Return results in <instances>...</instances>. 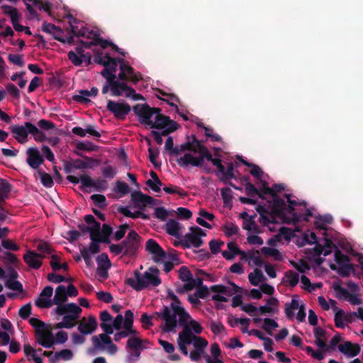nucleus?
<instances>
[{"instance_id":"obj_46","label":"nucleus","mask_w":363,"mask_h":363,"mask_svg":"<svg viewBox=\"0 0 363 363\" xmlns=\"http://www.w3.org/2000/svg\"><path fill=\"white\" fill-rule=\"evenodd\" d=\"M260 182L262 184V187L258 189L259 191V197L262 199H264V195H271L273 194V189L272 187L268 186V184L267 182L260 179Z\"/></svg>"},{"instance_id":"obj_52","label":"nucleus","mask_w":363,"mask_h":363,"mask_svg":"<svg viewBox=\"0 0 363 363\" xmlns=\"http://www.w3.org/2000/svg\"><path fill=\"white\" fill-rule=\"evenodd\" d=\"M179 277L183 281H189L193 277V275L189 268L186 266H182L179 270Z\"/></svg>"},{"instance_id":"obj_63","label":"nucleus","mask_w":363,"mask_h":363,"mask_svg":"<svg viewBox=\"0 0 363 363\" xmlns=\"http://www.w3.org/2000/svg\"><path fill=\"white\" fill-rule=\"evenodd\" d=\"M101 76L106 79V82H110L111 84L113 82H115L118 78L116 77V74L112 73L109 69L104 67V69L101 72Z\"/></svg>"},{"instance_id":"obj_35","label":"nucleus","mask_w":363,"mask_h":363,"mask_svg":"<svg viewBox=\"0 0 363 363\" xmlns=\"http://www.w3.org/2000/svg\"><path fill=\"white\" fill-rule=\"evenodd\" d=\"M106 63L104 67L109 69L112 73H116L118 65H120V60L121 58H114L110 57L108 54L105 55Z\"/></svg>"},{"instance_id":"obj_30","label":"nucleus","mask_w":363,"mask_h":363,"mask_svg":"<svg viewBox=\"0 0 363 363\" xmlns=\"http://www.w3.org/2000/svg\"><path fill=\"white\" fill-rule=\"evenodd\" d=\"M195 335L192 333L191 329L188 326H185L183 331L180 332L178 337V342L190 345L192 343Z\"/></svg>"},{"instance_id":"obj_33","label":"nucleus","mask_w":363,"mask_h":363,"mask_svg":"<svg viewBox=\"0 0 363 363\" xmlns=\"http://www.w3.org/2000/svg\"><path fill=\"white\" fill-rule=\"evenodd\" d=\"M248 279L250 284L253 286H258V284L265 280L262 272L259 269H255L254 272H251L248 275Z\"/></svg>"},{"instance_id":"obj_56","label":"nucleus","mask_w":363,"mask_h":363,"mask_svg":"<svg viewBox=\"0 0 363 363\" xmlns=\"http://www.w3.org/2000/svg\"><path fill=\"white\" fill-rule=\"evenodd\" d=\"M1 246L6 250L11 251H18L20 249V247L10 239L2 240Z\"/></svg>"},{"instance_id":"obj_14","label":"nucleus","mask_w":363,"mask_h":363,"mask_svg":"<svg viewBox=\"0 0 363 363\" xmlns=\"http://www.w3.org/2000/svg\"><path fill=\"white\" fill-rule=\"evenodd\" d=\"M186 138V142L180 145L179 147L177 146L178 155L181 152H184L186 151H189L194 153H198L200 155L201 150H199V147L205 146L203 145V142L201 140H198L195 135H191V139L190 138L189 136H187Z\"/></svg>"},{"instance_id":"obj_27","label":"nucleus","mask_w":363,"mask_h":363,"mask_svg":"<svg viewBox=\"0 0 363 363\" xmlns=\"http://www.w3.org/2000/svg\"><path fill=\"white\" fill-rule=\"evenodd\" d=\"M26 127L29 128L28 132H30V134L33 136V138L36 142L41 143L47 140V137L45 133L32 123L27 122Z\"/></svg>"},{"instance_id":"obj_58","label":"nucleus","mask_w":363,"mask_h":363,"mask_svg":"<svg viewBox=\"0 0 363 363\" xmlns=\"http://www.w3.org/2000/svg\"><path fill=\"white\" fill-rule=\"evenodd\" d=\"M32 306L30 303H26L18 311V315L22 319H27L31 314Z\"/></svg>"},{"instance_id":"obj_4","label":"nucleus","mask_w":363,"mask_h":363,"mask_svg":"<svg viewBox=\"0 0 363 363\" xmlns=\"http://www.w3.org/2000/svg\"><path fill=\"white\" fill-rule=\"evenodd\" d=\"M153 318L156 320H162L164 321L161 328L165 333L174 331L177 327L175 312L172 311L171 307L164 306L160 311H156L153 313Z\"/></svg>"},{"instance_id":"obj_39","label":"nucleus","mask_w":363,"mask_h":363,"mask_svg":"<svg viewBox=\"0 0 363 363\" xmlns=\"http://www.w3.org/2000/svg\"><path fill=\"white\" fill-rule=\"evenodd\" d=\"M261 252L264 255L272 256L275 260L281 261L282 259V255L277 249L263 247L261 249Z\"/></svg>"},{"instance_id":"obj_50","label":"nucleus","mask_w":363,"mask_h":363,"mask_svg":"<svg viewBox=\"0 0 363 363\" xmlns=\"http://www.w3.org/2000/svg\"><path fill=\"white\" fill-rule=\"evenodd\" d=\"M193 345L196 350L203 352V349L207 346L208 342L204 338L199 336H195L193 340Z\"/></svg>"},{"instance_id":"obj_3","label":"nucleus","mask_w":363,"mask_h":363,"mask_svg":"<svg viewBox=\"0 0 363 363\" xmlns=\"http://www.w3.org/2000/svg\"><path fill=\"white\" fill-rule=\"evenodd\" d=\"M82 308L75 303H69L61 307H56L55 312L59 315H64L62 318L63 323H65L67 329L72 328L75 326L76 320L79 318L82 313Z\"/></svg>"},{"instance_id":"obj_1","label":"nucleus","mask_w":363,"mask_h":363,"mask_svg":"<svg viewBox=\"0 0 363 363\" xmlns=\"http://www.w3.org/2000/svg\"><path fill=\"white\" fill-rule=\"evenodd\" d=\"M159 269L151 267L142 274L138 270L134 272V277L126 279L125 284L131 286L134 290L140 291L150 286H158L161 283V279L158 274Z\"/></svg>"},{"instance_id":"obj_17","label":"nucleus","mask_w":363,"mask_h":363,"mask_svg":"<svg viewBox=\"0 0 363 363\" xmlns=\"http://www.w3.org/2000/svg\"><path fill=\"white\" fill-rule=\"evenodd\" d=\"M27 122L23 125H13L9 127V130L13 134V138L21 144L28 141V136L30 134L28 128L26 127Z\"/></svg>"},{"instance_id":"obj_5","label":"nucleus","mask_w":363,"mask_h":363,"mask_svg":"<svg viewBox=\"0 0 363 363\" xmlns=\"http://www.w3.org/2000/svg\"><path fill=\"white\" fill-rule=\"evenodd\" d=\"M133 111L138 117V121L141 124L147 125L150 127L153 121L151 120V118L156 113H160L161 109L159 108H151L147 104H138L133 107Z\"/></svg>"},{"instance_id":"obj_60","label":"nucleus","mask_w":363,"mask_h":363,"mask_svg":"<svg viewBox=\"0 0 363 363\" xmlns=\"http://www.w3.org/2000/svg\"><path fill=\"white\" fill-rule=\"evenodd\" d=\"M220 194L222 199L223 200V203L225 205L230 203L233 200L232 191L228 187H225L221 189Z\"/></svg>"},{"instance_id":"obj_8","label":"nucleus","mask_w":363,"mask_h":363,"mask_svg":"<svg viewBox=\"0 0 363 363\" xmlns=\"http://www.w3.org/2000/svg\"><path fill=\"white\" fill-rule=\"evenodd\" d=\"M145 250L152 255V259L155 263L163 262L167 257L166 252L154 239L147 240Z\"/></svg>"},{"instance_id":"obj_24","label":"nucleus","mask_w":363,"mask_h":363,"mask_svg":"<svg viewBox=\"0 0 363 363\" xmlns=\"http://www.w3.org/2000/svg\"><path fill=\"white\" fill-rule=\"evenodd\" d=\"M300 213H295L294 206L286 205L284 206V218H281L286 223H296L301 220Z\"/></svg>"},{"instance_id":"obj_59","label":"nucleus","mask_w":363,"mask_h":363,"mask_svg":"<svg viewBox=\"0 0 363 363\" xmlns=\"http://www.w3.org/2000/svg\"><path fill=\"white\" fill-rule=\"evenodd\" d=\"M37 250L39 252H40V254H42L43 255H51L53 251V249L50 245V244H48L46 242H43L39 243L37 246Z\"/></svg>"},{"instance_id":"obj_43","label":"nucleus","mask_w":363,"mask_h":363,"mask_svg":"<svg viewBox=\"0 0 363 363\" xmlns=\"http://www.w3.org/2000/svg\"><path fill=\"white\" fill-rule=\"evenodd\" d=\"M278 327V323L274 319L269 318L264 319V325H262V329L264 330L269 335H272V330Z\"/></svg>"},{"instance_id":"obj_32","label":"nucleus","mask_w":363,"mask_h":363,"mask_svg":"<svg viewBox=\"0 0 363 363\" xmlns=\"http://www.w3.org/2000/svg\"><path fill=\"white\" fill-rule=\"evenodd\" d=\"M299 281V275L298 273L289 270L285 273V276L282 280V282L286 284H289L291 287H294L297 285Z\"/></svg>"},{"instance_id":"obj_34","label":"nucleus","mask_w":363,"mask_h":363,"mask_svg":"<svg viewBox=\"0 0 363 363\" xmlns=\"http://www.w3.org/2000/svg\"><path fill=\"white\" fill-rule=\"evenodd\" d=\"M356 275V270L353 264H342L338 266L337 274L342 277H349L351 274Z\"/></svg>"},{"instance_id":"obj_20","label":"nucleus","mask_w":363,"mask_h":363,"mask_svg":"<svg viewBox=\"0 0 363 363\" xmlns=\"http://www.w3.org/2000/svg\"><path fill=\"white\" fill-rule=\"evenodd\" d=\"M98 89L96 87H92L90 91L82 89L79 91V94L72 96V100L74 101L86 104L91 102L88 97H95L98 94Z\"/></svg>"},{"instance_id":"obj_22","label":"nucleus","mask_w":363,"mask_h":363,"mask_svg":"<svg viewBox=\"0 0 363 363\" xmlns=\"http://www.w3.org/2000/svg\"><path fill=\"white\" fill-rule=\"evenodd\" d=\"M338 349L340 352L351 357L358 355L361 350L359 344H353L350 341H347L344 344L340 345Z\"/></svg>"},{"instance_id":"obj_23","label":"nucleus","mask_w":363,"mask_h":363,"mask_svg":"<svg viewBox=\"0 0 363 363\" xmlns=\"http://www.w3.org/2000/svg\"><path fill=\"white\" fill-rule=\"evenodd\" d=\"M183 225L174 219H169L165 224V230L167 234L179 238L182 235Z\"/></svg>"},{"instance_id":"obj_51","label":"nucleus","mask_w":363,"mask_h":363,"mask_svg":"<svg viewBox=\"0 0 363 363\" xmlns=\"http://www.w3.org/2000/svg\"><path fill=\"white\" fill-rule=\"evenodd\" d=\"M35 305L38 308H48L51 307L53 305V301L50 299H48V298L43 297V296H39L35 302Z\"/></svg>"},{"instance_id":"obj_42","label":"nucleus","mask_w":363,"mask_h":363,"mask_svg":"<svg viewBox=\"0 0 363 363\" xmlns=\"http://www.w3.org/2000/svg\"><path fill=\"white\" fill-rule=\"evenodd\" d=\"M246 257L248 259L252 261L255 265L257 267H262L264 264L263 259L257 250L248 252Z\"/></svg>"},{"instance_id":"obj_62","label":"nucleus","mask_w":363,"mask_h":363,"mask_svg":"<svg viewBox=\"0 0 363 363\" xmlns=\"http://www.w3.org/2000/svg\"><path fill=\"white\" fill-rule=\"evenodd\" d=\"M133 324V313L131 310L125 312L124 329H130Z\"/></svg>"},{"instance_id":"obj_31","label":"nucleus","mask_w":363,"mask_h":363,"mask_svg":"<svg viewBox=\"0 0 363 363\" xmlns=\"http://www.w3.org/2000/svg\"><path fill=\"white\" fill-rule=\"evenodd\" d=\"M169 120V116H164L160 113H156L155 121H152L150 128L163 129Z\"/></svg>"},{"instance_id":"obj_64","label":"nucleus","mask_w":363,"mask_h":363,"mask_svg":"<svg viewBox=\"0 0 363 363\" xmlns=\"http://www.w3.org/2000/svg\"><path fill=\"white\" fill-rule=\"evenodd\" d=\"M96 262L98 266H104L110 267L111 265V261L106 253H102L96 257Z\"/></svg>"},{"instance_id":"obj_55","label":"nucleus","mask_w":363,"mask_h":363,"mask_svg":"<svg viewBox=\"0 0 363 363\" xmlns=\"http://www.w3.org/2000/svg\"><path fill=\"white\" fill-rule=\"evenodd\" d=\"M115 191L118 193H121L122 196H124L130 191V187L127 183L121 181H117L116 182Z\"/></svg>"},{"instance_id":"obj_9","label":"nucleus","mask_w":363,"mask_h":363,"mask_svg":"<svg viewBox=\"0 0 363 363\" xmlns=\"http://www.w3.org/2000/svg\"><path fill=\"white\" fill-rule=\"evenodd\" d=\"M139 75L140 73L136 74L134 69L123 58L120 60V72L118 76L119 80L130 81L135 84L141 79Z\"/></svg>"},{"instance_id":"obj_19","label":"nucleus","mask_w":363,"mask_h":363,"mask_svg":"<svg viewBox=\"0 0 363 363\" xmlns=\"http://www.w3.org/2000/svg\"><path fill=\"white\" fill-rule=\"evenodd\" d=\"M111 85L112 86V96L119 97L123 94L126 97V93H131L134 91V89L128 86L126 81H121L118 78L113 82Z\"/></svg>"},{"instance_id":"obj_2","label":"nucleus","mask_w":363,"mask_h":363,"mask_svg":"<svg viewBox=\"0 0 363 363\" xmlns=\"http://www.w3.org/2000/svg\"><path fill=\"white\" fill-rule=\"evenodd\" d=\"M199 150L201 155L198 157H194L191 153H185L183 157L178 158L177 160L178 165L184 168H187L189 165L199 167L203 166L205 159L211 162L216 167L222 163L220 159L213 157L211 152L206 146H200Z\"/></svg>"},{"instance_id":"obj_40","label":"nucleus","mask_w":363,"mask_h":363,"mask_svg":"<svg viewBox=\"0 0 363 363\" xmlns=\"http://www.w3.org/2000/svg\"><path fill=\"white\" fill-rule=\"evenodd\" d=\"M90 199L93 201L94 204L99 208L104 209L108 205L106 202V199L104 195L93 194L91 196Z\"/></svg>"},{"instance_id":"obj_54","label":"nucleus","mask_w":363,"mask_h":363,"mask_svg":"<svg viewBox=\"0 0 363 363\" xmlns=\"http://www.w3.org/2000/svg\"><path fill=\"white\" fill-rule=\"evenodd\" d=\"M223 231L227 237H231L238 233L239 228L237 225L231 223L224 226Z\"/></svg>"},{"instance_id":"obj_41","label":"nucleus","mask_w":363,"mask_h":363,"mask_svg":"<svg viewBox=\"0 0 363 363\" xmlns=\"http://www.w3.org/2000/svg\"><path fill=\"white\" fill-rule=\"evenodd\" d=\"M335 261L338 266L350 264V258L347 255H344L339 249H337L335 252Z\"/></svg>"},{"instance_id":"obj_49","label":"nucleus","mask_w":363,"mask_h":363,"mask_svg":"<svg viewBox=\"0 0 363 363\" xmlns=\"http://www.w3.org/2000/svg\"><path fill=\"white\" fill-rule=\"evenodd\" d=\"M165 150L169 151V155L172 156H178L177 146L174 147V140L172 137H168L165 142Z\"/></svg>"},{"instance_id":"obj_45","label":"nucleus","mask_w":363,"mask_h":363,"mask_svg":"<svg viewBox=\"0 0 363 363\" xmlns=\"http://www.w3.org/2000/svg\"><path fill=\"white\" fill-rule=\"evenodd\" d=\"M333 289L335 292V297L337 299L344 298L347 300L348 296L350 295V292L339 284L334 285Z\"/></svg>"},{"instance_id":"obj_7","label":"nucleus","mask_w":363,"mask_h":363,"mask_svg":"<svg viewBox=\"0 0 363 363\" xmlns=\"http://www.w3.org/2000/svg\"><path fill=\"white\" fill-rule=\"evenodd\" d=\"M140 236L134 230H130L126 238L122 241L124 252L123 255L134 256L140 247Z\"/></svg>"},{"instance_id":"obj_28","label":"nucleus","mask_w":363,"mask_h":363,"mask_svg":"<svg viewBox=\"0 0 363 363\" xmlns=\"http://www.w3.org/2000/svg\"><path fill=\"white\" fill-rule=\"evenodd\" d=\"M170 306L172 311L175 312L176 316H179V321L180 324L185 325L188 319L190 318V315L179 305L171 303Z\"/></svg>"},{"instance_id":"obj_36","label":"nucleus","mask_w":363,"mask_h":363,"mask_svg":"<svg viewBox=\"0 0 363 363\" xmlns=\"http://www.w3.org/2000/svg\"><path fill=\"white\" fill-rule=\"evenodd\" d=\"M24 353L27 357L30 356L35 363H43V359L36 354V350L29 344L23 345Z\"/></svg>"},{"instance_id":"obj_61","label":"nucleus","mask_w":363,"mask_h":363,"mask_svg":"<svg viewBox=\"0 0 363 363\" xmlns=\"http://www.w3.org/2000/svg\"><path fill=\"white\" fill-rule=\"evenodd\" d=\"M29 323L35 328V333H37L38 330H42V329L46 326V324L43 321L34 317L29 319Z\"/></svg>"},{"instance_id":"obj_10","label":"nucleus","mask_w":363,"mask_h":363,"mask_svg":"<svg viewBox=\"0 0 363 363\" xmlns=\"http://www.w3.org/2000/svg\"><path fill=\"white\" fill-rule=\"evenodd\" d=\"M52 330V326L46 324L42 330H38L35 333L36 342L45 348H51L56 343Z\"/></svg>"},{"instance_id":"obj_38","label":"nucleus","mask_w":363,"mask_h":363,"mask_svg":"<svg viewBox=\"0 0 363 363\" xmlns=\"http://www.w3.org/2000/svg\"><path fill=\"white\" fill-rule=\"evenodd\" d=\"M73 357V353L70 350L64 349L60 352H55L52 360H56V362L60 359H62L65 361L70 360Z\"/></svg>"},{"instance_id":"obj_29","label":"nucleus","mask_w":363,"mask_h":363,"mask_svg":"<svg viewBox=\"0 0 363 363\" xmlns=\"http://www.w3.org/2000/svg\"><path fill=\"white\" fill-rule=\"evenodd\" d=\"M12 190V185L4 179H0V202H5Z\"/></svg>"},{"instance_id":"obj_53","label":"nucleus","mask_w":363,"mask_h":363,"mask_svg":"<svg viewBox=\"0 0 363 363\" xmlns=\"http://www.w3.org/2000/svg\"><path fill=\"white\" fill-rule=\"evenodd\" d=\"M5 286L9 288V289L16 291L18 292H22L23 291V285L22 284L16 281L15 279L13 280H6L5 283Z\"/></svg>"},{"instance_id":"obj_12","label":"nucleus","mask_w":363,"mask_h":363,"mask_svg":"<svg viewBox=\"0 0 363 363\" xmlns=\"http://www.w3.org/2000/svg\"><path fill=\"white\" fill-rule=\"evenodd\" d=\"M271 201H268L269 206L271 208L270 216L272 218L275 219L277 217L280 218H284V206L286 202L284 199H281L278 195L272 196Z\"/></svg>"},{"instance_id":"obj_48","label":"nucleus","mask_w":363,"mask_h":363,"mask_svg":"<svg viewBox=\"0 0 363 363\" xmlns=\"http://www.w3.org/2000/svg\"><path fill=\"white\" fill-rule=\"evenodd\" d=\"M163 190L167 194H177L179 196H181L182 197H184L187 195V192L185 191L184 189H182V188H180L179 186H173V185H169V186L164 187Z\"/></svg>"},{"instance_id":"obj_57","label":"nucleus","mask_w":363,"mask_h":363,"mask_svg":"<svg viewBox=\"0 0 363 363\" xmlns=\"http://www.w3.org/2000/svg\"><path fill=\"white\" fill-rule=\"evenodd\" d=\"M235 178L234 175V164L233 162L228 164L227 169L225 170L224 178H220V180L223 182Z\"/></svg>"},{"instance_id":"obj_15","label":"nucleus","mask_w":363,"mask_h":363,"mask_svg":"<svg viewBox=\"0 0 363 363\" xmlns=\"http://www.w3.org/2000/svg\"><path fill=\"white\" fill-rule=\"evenodd\" d=\"M131 200L140 209L147 206H152L157 203L156 199L149 195L144 194L140 191L133 192Z\"/></svg>"},{"instance_id":"obj_21","label":"nucleus","mask_w":363,"mask_h":363,"mask_svg":"<svg viewBox=\"0 0 363 363\" xmlns=\"http://www.w3.org/2000/svg\"><path fill=\"white\" fill-rule=\"evenodd\" d=\"M85 318L80 322L78 326V330L82 335H88L92 333L97 328V321L94 316L89 315L88 317V322L84 323Z\"/></svg>"},{"instance_id":"obj_13","label":"nucleus","mask_w":363,"mask_h":363,"mask_svg":"<svg viewBox=\"0 0 363 363\" xmlns=\"http://www.w3.org/2000/svg\"><path fill=\"white\" fill-rule=\"evenodd\" d=\"M81 189L84 187L94 188L98 191H104L108 189V182L105 179H92L90 176L84 174L81 176Z\"/></svg>"},{"instance_id":"obj_37","label":"nucleus","mask_w":363,"mask_h":363,"mask_svg":"<svg viewBox=\"0 0 363 363\" xmlns=\"http://www.w3.org/2000/svg\"><path fill=\"white\" fill-rule=\"evenodd\" d=\"M40 176L41 184L46 188H51L53 186V179L50 174L43 172L41 169L38 170Z\"/></svg>"},{"instance_id":"obj_11","label":"nucleus","mask_w":363,"mask_h":363,"mask_svg":"<svg viewBox=\"0 0 363 363\" xmlns=\"http://www.w3.org/2000/svg\"><path fill=\"white\" fill-rule=\"evenodd\" d=\"M106 108L116 119L123 120L131 111L130 106L127 103H121L108 100Z\"/></svg>"},{"instance_id":"obj_44","label":"nucleus","mask_w":363,"mask_h":363,"mask_svg":"<svg viewBox=\"0 0 363 363\" xmlns=\"http://www.w3.org/2000/svg\"><path fill=\"white\" fill-rule=\"evenodd\" d=\"M91 242L89 244L88 250L89 253L96 254L100 252L99 242L96 240V235L95 234L89 235Z\"/></svg>"},{"instance_id":"obj_26","label":"nucleus","mask_w":363,"mask_h":363,"mask_svg":"<svg viewBox=\"0 0 363 363\" xmlns=\"http://www.w3.org/2000/svg\"><path fill=\"white\" fill-rule=\"evenodd\" d=\"M91 340L94 347L96 350H104L105 347L104 345L109 346L113 343L111 338L106 334H100L99 337L93 336L91 337Z\"/></svg>"},{"instance_id":"obj_25","label":"nucleus","mask_w":363,"mask_h":363,"mask_svg":"<svg viewBox=\"0 0 363 363\" xmlns=\"http://www.w3.org/2000/svg\"><path fill=\"white\" fill-rule=\"evenodd\" d=\"M67 301V295L66 288L64 285L58 286L55 289V294L52 299L53 304L57 305V307L65 306L64 303Z\"/></svg>"},{"instance_id":"obj_47","label":"nucleus","mask_w":363,"mask_h":363,"mask_svg":"<svg viewBox=\"0 0 363 363\" xmlns=\"http://www.w3.org/2000/svg\"><path fill=\"white\" fill-rule=\"evenodd\" d=\"M143 341L138 337H130L127 341V347L132 350H141Z\"/></svg>"},{"instance_id":"obj_6","label":"nucleus","mask_w":363,"mask_h":363,"mask_svg":"<svg viewBox=\"0 0 363 363\" xmlns=\"http://www.w3.org/2000/svg\"><path fill=\"white\" fill-rule=\"evenodd\" d=\"M189 230L190 233H186L184 237V247L186 248L200 247L203 244L201 237L206 235V232L198 226H191L189 228Z\"/></svg>"},{"instance_id":"obj_18","label":"nucleus","mask_w":363,"mask_h":363,"mask_svg":"<svg viewBox=\"0 0 363 363\" xmlns=\"http://www.w3.org/2000/svg\"><path fill=\"white\" fill-rule=\"evenodd\" d=\"M45 256L42 254L36 253L32 250H28L23 255V260L28 266L32 269H38L42 266L41 259Z\"/></svg>"},{"instance_id":"obj_16","label":"nucleus","mask_w":363,"mask_h":363,"mask_svg":"<svg viewBox=\"0 0 363 363\" xmlns=\"http://www.w3.org/2000/svg\"><path fill=\"white\" fill-rule=\"evenodd\" d=\"M26 162L33 169H39L40 166L43 164L44 158L40 155L37 147H29L26 150Z\"/></svg>"}]
</instances>
